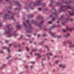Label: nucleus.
<instances>
[{
    "instance_id": "f257e3e1",
    "label": "nucleus",
    "mask_w": 74,
    "mask_h": 74,
    "mask_svg": "<svg viewBox=\"0 0 74 74\" xmlns=\"http://www.w3.org/2000/svg\"><path fill=\"white\" fill-rule=\"evenodd\" d=\"M42 0H38L35 3L31 2L29 5L28 7V8H25L26 10H28V9H30L32 7V5H41V3L40 2V1H42Z\"/></svg>"
},
{
    "instance_id": "f03ea898",
    "label": "nucleus",
    "mask_w": 74,
    "mask_h": 74,
    "mask_svg": "<svg viewBox=\"0 0 74 74\" xmlns=\"http://www.w3.org/2000/svg\"><path fill=\"white\" fill-rule=\"evenodd\" d=\"M68 9H71V5H68V6H61L59 10V11L60 12H62V11H64V10H66Z\"/></svg>"
},
{
    "instance_id": "7ed1b4c3",
    "label": "nucleus",
    "mask_w": 74,
    "mask_h": 74,
    "mask_svg": "<svg viewBox=\"0 0 74 74\" xmlns=\"http://www.w3.org/2000/svg\"><path fill=\"white\" fill-rule=\"evenodd\" d=\"M10 16L9 15V14H5V15L3 17V20H5L7 18L8 19H13V17L12 16L10 18Z\"/></svg>"
},
{
    "instance_id": "20e7f679",
    "label": "nucleus",
    "mask_w": 74,
    "mask_h": 74,
    "mask_svg": "<svg viewBox=\"0 0 74 74\" xmlns=\"http://www.w3.org/2000/svg\"><path fill=\"white\" fill-rule=\"evenodd\" d=\"M56 10L54 9H53L51 10V12L52 13V14L49 16V17H52L53 15H57V13L55 12Z\"/></svg>"
},
{
    "instance_id": "39448f33",
    "label": "nucleus",
    "mask_w": 74,
    "mask_h": 74,
    "mask_svg": "<svg viewBox=\"0 0 74 74\" xmlns=\"http://www.w3.org/2000/svg\"><path fill=\"white\" fill-rule=\"evenodd\" d=\"M41 19L42 21L40 22L39 24L38 25V27H41L44 23V18L43 17Z\"/></svg>"
},
{
    "instance_id": "423d86ee",
    "label": "nucleus",
    "mask_w": 74,
    "mask_h": 74,
    "mask_svg": "<svg viewBox=\"0 0 74 74\" xmlns=\"http://www.w3.org/2000/svg\"><path fill=\"white\" fill-rule=\"evenodd\" d=\"M74 29V28H68L66 30H65L64 29H62V31L63 32H64V33H65V32H67V30H69V31H72V30H73Z\"/></svg>"
},
{
    "instance_id": "0eeeda50",
    "label": "nucleus",
    "mask_w": 74,
    "mask_h": 74,
    "mask_svg": "<svg viewBox=\"0 0 74 74\" xmlns=\"http://www.w3.org/2000/svg\"><path fill=\"white\" fill-rule=\"evenodd\" d=\"M26 32L27 33H32V29L30 28H26Z\"/></svg>"
},
{
    "instance_id": "6e6552de",
    "label": "nucleus",
    "mask_w": 74,
    "mask_h": 74,
    "mask_svg": "<svg viewBox=\"0 0 74 74\" xmlns=\"http://www.w3.org/2000/svg\"><path fill=\"white\" fill-rule=\"evenodd\" d=\"M11 32V28H9L7 31L5 30V33L6 34H9V33H10Z\"/></svg>"
},
{
    "instance_id": "1a4fd4ad",
    "label": "nucleus",
    "mask_w": 74,
    "mask_h": 74,
    "mask_svg": "<svg viewBox=\"0 0 74 74\" xmlns=\"http://www.w3.org/2000/svg\"><path fill=\"white\" fill-rule=\"evenodd\" d=\"M68 14H70V15H71V16L74 15V12H73L72 13H70V11H68Z\"/></svg>"
},
{
    "instance_id": "9d476101",
    "label": "nucleus",
    "mask_w": 74,
    "mask_h": 74,
    "mask_svg": "<svg viewBox=\"0 0 74 74\" xmlns=\"http://www.w3.org/2000/svg\"><path fill=\"white\" fill-rule=\"evenodd\" d=\"M53 16H55L54 17H53V18L52 19V21H55V18H56V17H57V15H56H56H53L52 17H53Z\"/></svg>"
},
{
    "instance_id": "9b49d317",
    "label": "nucleus",
    "mask_w": 74,
    "mask_h": 74,
    "mask_svg": "<svg viewBox=\"0 0 74 74\" xmlns=\"http://www.w3.org/2000/svg\"><path fill=\"white\" fill-rule=\"evenodd\" d=\"M35 55H37L38 56V57H37L36 58L37 59H38V58H40V57H41V56H40V55L39 54L35 53Z\"/></svg>"
},
{
    "instance_id": "f8f14e48",
    "label": "nucleus",
    "mask_w": 74,
    "mask_h": 74,
    "mask_svg": "<svg viewBox=\"0 0 74 74\" xmlns=\"http://www.w3.org/2000/svg\"><path fill=\"white\" fill-rule=\"evenodd\" d=\"M33 15H32V14H29L28 16L27 17L28 18H31V17H33Z\"/></svg>"
},
{
    "instance_id": "ddd939ff",
    "label": "nucleus",
    "mask_w": 74,
    "mask_h": 74,
    "mask_svg": "<svg viewBox=\"0 0 74 74\" xmlns=\"http://www.w3.org/2000/svg\"><path fill=\"white\" fill-rule=\"evenodd\" d=\"M59 66L60 67H61L62 68H65V67H66V65H62L60 64V65H59Z\"/></svg>"
},
{
    "instance_id": "4468645a",
    "label": "nucleus",
    "mask_w": 74,
    "mask_h": 74,
    "mask_svg": "<svg viewBox=\"0 0 74 74\" xmlns=\"http://www.w3.org/2000/svg\"><path fill=\"white\" fill-rule=\"evenodd\" d=\"M14 3L15 4V5H19V2H14Z\"/></svg>"
},
{
    "instance_id": "2eb2a0df",
    "label": "nucleus",
    "mask_w": 74,
    "mask_h": 74,
    "mask_svg": "<svg viewBox=\"0 0 74 74\" xmlns=\"http://www.w3.org/2000/svg\"><path fill=\"white\" fill-rule=\"evenodd\" d=\"M23 24L24 26L25 27H27V25H26V23L23 22Z\"/></svg>"
},
{
    "instance_id": "dca6fc26",
    "label": "nucleus",
    "mask_w": 74,
    "mask_h": 74,
    "mask_svg": "<svg viewBox=\"0 0 74 74\" xmlns=\"http://www.w3.org/2000/svg\"><path fill=\"white\" fill-rule=\"evenodd\" d=\"M69 35L70 34H68L66 35H64V36L65 37V38H67V37H68V36H69Z\"/></svg>"
},
{
    "instance_id": "f3484780",
    "label": "nucleus",
    "mask_w": 74,
    "mask_h": 74,
    "mask_svg": "<svg viewBox=\"0 0 74 74\" xmlns=\"http://www.w3.org/2000/svg\"><path fill=\"white\" fill-rule=\"evenodd\" d=\"M51 36H52L53 37H56V36L55 34H51Z\"/></svg>"
},
{
    "instance_id": "a211bd4d",
    "label": "nucleus",
    "mask_w": 74,
    "mask_h": 74,
    "mask_svg": "<svg viewBox=\"0 0 74 74\" xmlns=\"http://www.w3.org/2000/svg\"><path fill=\"white\" fill-rule=\"evenodd\" d=\"M12 27V25L11 24H9L7 26V27H8V28H9V27Z\"/></svg>"
},
{
    "instance_id": "6ab92c4d",
    "label": "nucleus",
    "mask_w": 74,
    "mask_h": 74,
    "mask_svg": "<svg viewBox=\"0 0 74 74\" xmlns=\"http://www.w3.org/2000/svg\"><path fill=\"white\" fill-rule=\"evenodd\" d=\"M16 27H18V28H20V27H21V25H17L16 26Z\"/></svg>"
},
{
    "instance_id": "aec40b11",
    "label": "nucleus",
    "mask_w": 74,
    "mask_h": 74,
    "mask_svg": "<svg viewBox=\"0 0 74 74\" xmlns=\"http://www.w3.org/2000/svg\"><path fill=\"white\" fill-rule=\"evenodd\" d=\"M13 34H10V35L9 36H8V37H12V36H13Z\"/></svg>"
},
{
    "instance_id": "412c9836",
    "label": "nucleus",
    "mask_w": 74,
    "mask_h": 74,
    "mask_svg": "<svg viewBox=\"0 0 74 74\" xmlns=\"http://www.w3.org/2000/svg\"><path fill=\"white\" fill-rule=\"evenodd\" d=\"M51 29H52V28H50L49 29V33L51 34L52 33V32H51Z\"/></svg>"
},
{
    "instance_id": "4be33fe9",
    "label": "nucleus",
    "mask_w": 74,
    "mask_h": 74,
    "mask_svg": "<svg viewBox=\"0 0 74 74\" xmlns=\"http://www.w3.org/2000/svg\"><path fill=\"white\" fill-rule=\"evenodd\" d=\"M37 51V49H33L32 50V52H35V51Z\"/></svg>"
},
{
    "instance_id": "5701e85b",
    "label": "nucleus",
    "mask_w": 74,
    "mask_h": 74,
    "mask_svg": "<svg viewBox=\"0 0 74 74\" xmlns=\"http://www.w3.org/2000/svg\"><path fill=\"white\" fill-rule=\"evenodd\" d=\"M49 55L50 56H52V55H53V54L52 53H49Z\"/></svg>"
},
{
    "instance_id": "b1692460",
    "label": "nucleus",
    "mask_w": 74,
    "mask_h": 74,
    "mask_svg": "<svg viewBox=\"0 0 74 74\" xmlns=\"http://www.w3.org/2000/svg\"><path fill=\"white\" fill-rule=\"evenodd\" d=\"M51 27L54 28V27H56V26H55V25H53L51 26Z\"/></svg>"
},
{
    "instance_id": "393cba45",
    "label": "nucleus",
    "mask_w": 74,
    "mask_h": 74,
    "mask_svg": "<svg viewBox=\"0 0 74 74\" xmlns=\"http://www.w3.org/2000/svg\"><path fill=\"white\" fill-rule=\"evenodd\" d=\"M26 49H27V51H29V48H28L27 47H26Z\"/></svg>"
},
{
    "instance_id": "a878e982",
    "label": "nucleus",
    "mask_w": 74,
    "mask_h": 74,
    "mask_svg": "<svg viewBox=\"0 0 74 74\" xmlns=\"http://www.w3.org/2000/svg\"><path fill=\"white\" fill-rule=\"evenodd\" d=\"M7 49H8V52H10V49L9 48H7Z\"/></svg>"
},
{
    "instance_id": "bb28decb",
    "label": "nucleus",
    "mask_w": 74,
    "mask_h": 74,
    "mask_svg": "<svg viewBox=\"0 0 74 74\" xmlns=\"http://www.w3.org/2000/svg\"><path fill=\"white\" fill-rule=\"evenodd\" d=\"M46 48H47V51H49V48L48 47L47 45L46 46Z\"/></svg>"
},
{
    "instance_id": "cd10ccee",
    "label": "nucleus",
    "mask_w": 74,
    "mask_h": 74,
    "mask_svg": "<svg viewBox=\"0 0 74 74\" xmlns=\"http://www.w3.org/2000/svg\"><path fill=\"white\" fill-rule=\"evenodd\" d=\"M48 23L49 24H51V23H52V22L51 21H49L48 22Z\"/></svg>"
},
{
    "instance_id": "c85d7f7f",
    "label": "nucleus",
    "mask_w": 74,
    "mask_h": 74,
    "mask_svg": "<svg viewBox=\"0 0 74 74\" xmlns=\"http://www.w3.org/2000/svg\"><path fill=\"white\" fill-rule=\"evenodd\" d=\"M62 3H66V4H68L67 3H66V1H63Z\"/></svg>"
},
{
    "instance_id": "c756f323",
    "label": "nucleus",
    "mask_w": 74,
    "mask_h": 74,
    "mask_svg": "<svg viewBox=\"0 0 74 74\" xmlns=\"http://www.w3.org/2000/svg\"><path fill=\"white\" fill-rule=\"evenodd\" d=\"M38 11H41V10H42V9L41 8H39L38 9Z\"/></svg>"
},
{
    "instance_id": "7c9ffc66",
    "label": "nucleus",
    "mask_w": 74,
    "mask_h": 74,
    "mask_svg": "<svg viewBox=\"0 0 74 74\" xmlns=\"http://www.w3.org/2000/svg\"><path fill=\"white\" fill-rule=\"evenodd\" d=\"M31 23H34V20H32L31 21Z\"/></svg>"
},
{
    "instance_id": "2f4dec72",
    "label": "nucleus",
    "mask_w": 74,
    "mask_h": 74,
    "mask_svg": "<svg viewBox=\"0 0 74 74\" xmlns=\"http://www.w3.org/2000/svg\"><path fill=\"white\" fill-rule=\"evenodd\" d=\"M62 23V25H65V23L64 22Z\"/></svg>"
},
{
    "instance_id": "473e14b6",
    "label": "nucleus",
    "mask_w": 74,
    "mask_h": 74,
    "mask_svg": "<svg viewBox=\"0 0 74 74\" xmlns=\"http://www.w3.org/2000/svg\"><path fill=\"white\" fill-rule=\"evenodd\" d=\"M10 57H11V56H10L8 57L6 59H9V58H10Z\"/></svg>"
},
{
    "instance_id": "72a5a7b5",
    "label": "nucleus",
    "mask_w": 74,
    "mask_h": 74,
    "mask_svg": "<svg viewBox=\"0 0 74 74\" xmlns=\"http://www.w3.org/2000/svg\"><path fill=\"white\" fill-rule=\"evenodd\" d=\"M26 22L29 25V20H27L26 21Z\"/></svg>"
},
{
    "instance_id": "f704fd0d",
    "label": "nucleus",
    "mask_w": 74,
    "mask_h": 74,
    "mask_svg": "<svg viewBox=\"0 0 74 74\" xmlns=\"http://www.w3.org/2000/svg\"><path fill=\"white\" fill-rule=\"evenodd\" d=\"M5 42L6 43H7V42H9V41H8V40H5Z\"/></svg>"
},
{
    "instance_id": "c9c22d12",
    "label": "nucleus",
    "mask_w": 74,
    "mask_h": 74,
    "mask_svg": "<svg viewBox=\"0 0 74 74\" xmlns=\"http://www.w3.org/2000/svg\"><path fill=\"white\" fill-rule=\"evenodd\" d=\"M56 5H58V4H59V3H58V2L56 3Z\"/></svg>"
},
{
    "instance_id": "e433bc0d",
    "label": "nucleus",
    "mask_w": 74,
    "mask_h": 74,
    "mask_svg": "<svg viewBox=\"0 0 74 74\" xmlns=\"http://www.w3.org/2000/svg\"><path fill=\"white\" fill-rule=\"evenodd\" d=\"M49 6H52V3H51L49 4Z\"/></svg>"
},
{
    "instance_id": "4c0bfd02",
    "label": "nucleus",
    "mask_w": 74,
    "mask_h": 74,
    "mask_svg": "<svg viewBox=\"0 0 74 74\" xmlns=\"http://www.w3.org/2000/svg\"><path fill=\"white\" fill-rule=\"evenodd\" d=\"M6 1H8V2H10V0H5Z\"/></svg>"
},
{
    "instance_id": "58836bf2",
    "label": "nucleus",
    "mask_w": 74,
    "mask_h": 74,
    "mask_svg": "<svg viewBox=\"0 0 74 74\" xmlns=\"http://www.w3.org/2000/svg\"><path fill=\"white\" fill-rule=\"evenodd\" d=\"M58 60H57L56 61L55 63H58Z\"/></svg>"
},
{
    "instance_id": "ea45409f",
    "label": "nucleus",
    "mask_w": 74,
    "mask_h": 74,
    "mask_svg": "<svg viewBox=\"0 0 74 74\" xmlns=\"http://www.w3.org/2000/svg\"><path fill=\"white\" fill-rule=\"evenodd\" d=\"M42 66H44V64H43L42 62Z\"/></svg>"
},
{
    "instance_id": "a19ab883",
    "label": "nucleus",
    "mask_w": 74,
    "mask_h": 74,
    "mask_svg": "<svg viewBox=\"0 0 74 74\" xmlns=\"http://www.w3.org/2000/svg\"><path fill=\"white\" fill-rule=\"evenodd\" d=\"M3 49H6V47H3Z\"/></svg>"
},
{
    "instance_id": "79ce46f5",
    "label": "nucleus",
    "mask_w": 74,
    "mask_h": 74,
    "mask_svg": "<svg viewBox=\"0 0 74 74\" xmlns=\"http://www.w3.org/2000/svg\"><path fill=\"white\" fill-rule=\"evenodd\" d=\"M2 26V23H0V27Z\"/></svg>"
},
{
    "instance_id": "37998d69",
    "label": "nucleus",
    "mask_w": 74,
    "mask_h": 74,
    "mask_svg": "<svg viewBox=\"0 0 74 74\" xmlns=\"http://www.w3.org/2000/svg\"><path fill=\"white\" fill-rule=\"evenodd\" d=\"M18 52H20V51H21V49H18Z\"/></svg>"
},
{
    "instance_id": "c03bdc74",
    "label": "nucleus",
    "mask_w": 74,
    "mask_h": 74,
    "mask_svg": "<svg viewBox=\"0 0 74 74\" xmlns=\"http://www.w3.org/2000/svg\"><path fill=\"white\" fill-rule=\"evenodd\" d=\"M31 63H33V64H34V63H35V62H31Z\"/></svg>"
},
{
    "instance_id": "a18cd8bd",
    "label": "nucleus",
    "mask_w": 74,
    "mask_h": 74,
    "mask_svg": "<svg viewBox=\"0 0 74 74\" xmlns=\"http://www.w3.org/2000/svg\"><path fill=\"white\" fill-rule=\"evenodd\" d=\"M9 47H11V45H12V44H10L9 45Z\"/></svg>"
},
{
    "instance_id": "49530a36",
    "label": "nucleus",
    "mask_w": 74,
    "mask_h": 74,
    "mask_svg": "<svg viewBox=\"0 0 74 74\" xmlns=\"http://www.w3.org/2000/svg\"><path fill=\"white\" fill-rule=\"evenodd\" d=\"M11 11H9L8 12V14H11Z\"/></svg>"
},
{
    "instance_id": "de8ad7c7",
    "label": "nucleus",
    "mask_w": 74,
    "mask_h": 74,
    "mask_svg": "<svg viewBox=\"0 0 74 74\" xmlns=\"http://www.w3.org/2000/svg\"><path fill=\"white\" fill-rule=\"evenodd\" d=\"M50 1L51 3H52V2H53V0H51Z\"/></svg>"
},
{
    "instance_id": "09e8293b",
    "label": "nucleus",
    "mask_w": 74,
    "mask_h": 74,
    "mask_svg": "<svg viewBox=\"0 0 74 74\" xmlns=\"http://www.w3.org/2000/svg\"><path fill=\"white\" fill-rule=\"evenodd\" d=\"M27 67H28V66H25V68H27Z\"/></svg>"
},
{
    "instance_id": "8fccbe9b",
    "label": "nucleus",
    "mask_w": 74,
    "mask_h": 74,
    "mask_svg": "<svg viewBox=\"0 0 74 74\" xmlns=\"http://www.w3.org/2000/svg\"><path fill=\"white\" fill-rule=\"evenodd\" d=\"M44 30H47V28H45L44 29Z\"/></svg>"
},
{
    "instance_id": "3c124183",
    "label": "nucleus",
    "mask_w": 74,
    "mask_h": 74,
    "mask_svg": "<svg viewBox=\"0 0 74 74\" xmlns=\"http://www.w3.org/2000/svg\"><path fill=\"white\" fill-rule=\"evenodd\" d=\"M9 9H12V7H9Z\"/></svg>"
},
{
    "instance_id": "603ef678",
    "label": "nucleus",
    "mask_w": 74,
    "mask_h": 74,
    "mask_svg": "<svg viewBox=\"0 0 74 74\" xmlns=\"http://www.w3.org/2000/svg\"><path fill=\"white\" fill-rule=\"evenodd\" d=\"M42 36H44V37H45V33H44V34Z\"/></svg>"
},
{
    "instance_id": "864d4df0",
    "label": "nucleus",
    "mask_w": 74,
    "mask_h": 74,
    "mask_svg": "<svg viewBox=\"0 0 74 74\" xmlns=\"http://www.w3.org/2000/svg\"><path fill=\"white\" fill-rule=\"evenodd\" d=\"M1 53H3V51H0Z\"/></svg>"
},
{
    "instance_id": "5fc2aeb1",
    "label": "nucleus",
    "mask_w": 74,
    "mask_h": 74,
    "mask_svg": "<svg viewBox=\"0 0 74 74\" xmlns=\"http://www.w3.org/2000/svg\"><path fill=\"white\" fill-rule=\"evenodd\" d=\"M40 34L38 35V37H40Z\"/></svg>"
},
{
    "instance_id": "6e6d98bb",
    "label": "nucleus",
    "mask_w": 74,
    "mask_h": 74,
    "mask_svg": "<svg viewBox=\"0 0 74 74\" xmlns=\"http://www.w3.org/2000/svg\"><path fill=\"white\" fill-rule=\"evenodd\" d=\"M30 68H31V69H32V68H33V66H30Z\"/></svg>"
},
{
    "instance_id": "4d7b16f0",
    "label": "nucleus",
    "mask_w": 74,
    "mask_h": 74,
    "mask_svg": "<svg viewBox=\"0 0 74 74\" xmlns=\"http://www.w3.org/2000/svg\"><path fill=\"white\" fill-rule=\"evenodd\" d=\"M70 20L71 21H73V19L71 18Z\"/></svg>"
},
{
    "instance_id": "13d9d810",
    "label": "nucleus",
    "mask_w": 74,
    "mask_h": 74,
    "mask_svg": "<svg viewBox=\"0 0 74 74\" xmlns=\"http://www.w3.org/2000/svg\"><path fill=\"white\" fill-rule=\"evenodd\" d=\"M27 37H30V36L29 35H27Z\"/></svg>"
},
{
    "instance_id": "bf43d9fd",
    "label": "nucleus",
    "mask_w": 74,
    "mask_h": 74,
    "mask_svg": "<svg viewBox=\"0 0 74 74\" xmlns=\"http://www.w3.org/2000/svg\"><path fill=\"white\" fill-rule=\"evenodd\" d=\"M47 58L48 59H50V58L49 57H48Z\"/></svg>"
},
{
    "instance_id": "052dcab7",
    "label": "nucleus",
    "mask_w": 74,
    "mask_h": 74,
    "mask_svg": "<svg viewBox=\"0 0 74 74\" xmlns=\"http://www.w3.org/2000/svg\"><path fill=\"white\" fill-rule=\"evenodd\" d=\"M57 27H59V26H60V25H57Z\"/></svg>"
},
{
    "instance_id": "680f3d73",
    "label": "nucleus",
    "mask_w": 74,
    "mask_h": 74,
    "mask_svg": "<svg viewBox=\"0 0 74 74\" xmlns=\"http://www.w3.org/2000/svg\"><path fill=\"white\" fill-rule=\"evenodd\" d=\"M66 28H69V27H68V26H66Z\"/></svg>"
},
{
    "instance_id": "e2e57ef3",
    "label": "nucleus",
    "mask_w": 74,
    "mask_h": 74,
    "mask_svg": "<svg viewBox=\"0 0 74 74\" xmlns=\"http://www.w3.org/2000/svg\"><path fill=\"white\" fill-rule=\"evenodd\" d=\"M5 66V65L4 64V65H3V67H4V66Z\"/></svg>"
},
{
    "instance_id": "0e129e2a",
    "label": "nucleus",
    "mask_w": 74,
    "mask_h": 74,
    "mask_svg": "<svg viewBox=\"0 0 74 74\" xmlns=\"http://www.w3.org/2000/svg\"><path fill=\"white\" fill-rule=\"evenodd\" d=\"M56 23H59V21H57Z\"/></svg>"
},
{
    "instance_id": "69168bd1",
    "label": "nucleus",
    "mask_w": 74,
    "mask_h": 74,
    "mask_svg": "<svg viewBox=\"0 0 74 74\" xmlns=\"http://www.w3.org/2000/svg\"><path fill=\"white\" fill-rule=\"evenodd\" d=\"M2 15V13H0V15Z\"/></svg>"
},
{
    "instance_id": "338daca9",
    "label": "nucleus",
    "mask_w": 74,
    "mask_h": 74,
    "mask_svg": "<svg viewBox=\"0 0 74 74\" xmlns=\"http://www.w3.org/2000/svg\"><path fill=\"white\" fill-rule=\"evenodd\" d=\"M58 38H60L61 37V36H59L58 37Z\"/></svg>"
},
{
    "instance_id": "774afa93",
    "label": "nucleus",
    "mask_w": 74,
    "mask_h": 74,
    "mask_svg": "<svg viewBox=\"0 0 74 74\" xmlns=\"http://www.w3.org/2000/svg\"><path fill=\"white\" fill-rule=\"evenodd\" d=\"M72 1H73L72 2V3H73V2H74V0H73Z\"/></svg>"
}]
</instances>
